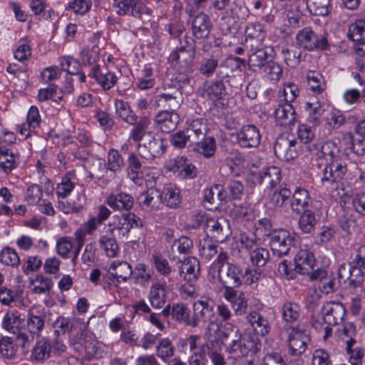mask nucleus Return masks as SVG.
I'll return each mask as SVG.
<instances>
[{
	"label": "nucleus",
	"mask_w": 365,
	"mask_h": 365,
	"mask_svg": "<svg viewBox=\"0 0 365 365\" xmlns=\"http://www.w3.org/2000/svg\"><path fill=\"white\" fill-rule=\"evenodd\" d=\"M155 83L153 70L149 65H145L142 70L141 76L138 78L136 86L140 90H146L154 86Z\"/></svg>",
	"instance_id": "56"
},
{
	"label": "nucleus",
	"mask_w": 365,
	"mask_h": 365,
	"mask_svg": "<svg viewBox=\"0 0 365 365\" xmlns=\"http://www.w3.org/2000/svg\"><path fill=\"white\" fill-rule=\"evenodd\" d=\"M276 123L279 126L287 127L294 124L295 111L291 103H284L278 105L274 111Z\"/></svg>",
	"instance_id": "29"
},
{
	"label": "nucleus",
	"mask_w": 365,
	"mask_h": 365,
	"mask_svg": "<svg viewBox=\"0 0 365 365\" xmlns=\"http://www.w3.org/2000/svg\"><path fill=\"white\" fill-rule=\"evenodd\" d=\"M218 279L225 290L235 289L242 284V272L236 264H224L218 268Z\"/></svg>",
	"instance_id": "7"
},
{
	"label": "nucleus",
	"mask_w": 365,
	"mask_h": 365,
	"mask_svg": "<svg viewBox=\"0 0 365 365\" xmlns=\"http://www.w3.org/2000/svg\"><path fill=\"white\" fill-rule=\"evenodd\" d=\"M24 320L21 318V314L16 311L7 312L2 322L3 327L15 335L18 339H21V334L23 333V324Z\"/></svg>",
	"instance_id": "28"
},
{
	"label": "nucleus",
	"mask_w": 365,
	"mask_h": 365,
	"mask_svg": "<svg viewBox=\"0 0 365 365\" xmlns=\"http://www.w3.org/2000/svg\"><path fill=\"white\" fill-rule=\"evenodd\" d=\"M324 322L329 326L339 324L344 320L346 309L340 302H328L322 307Z\"/></svg>",
	"instance_id": "18"
},
{
	"label": "nucleus",
	"mask_w": 365,
	"mask_h": 365,
	"mask_svg": "<svg viewBox=\"0 0 365 365\" xmlns=\"http://www.w3.org/2000/svg\"><path fill=\"white\" fill-rule=\"evenodd\" d=\"M348 37L354 42L365 41V20L359 19L350 25Z\"/></svg>",
	"instance_id": "58"
},
{
	"label": "nucleus",
	"mask_w": 365,
	"mask_h": 365,
	"mask_svg": "<svg viewBox=\"0 0 365 365\" xmlns=\"http://www.w3.org/2000/svg\"><path fill=\"white\" fill-rule=\"evenodd\" d=\"M365 274V269L358 267L352 266L351 262L349 264H342L339 268V278L349 282V285L352 287H360L364 282Z\"/></svg>",
	"instance_id": "17"
},
{
	"label": "nucleus",
	"mask_w": 365,
	"mask_h": 365,
	"mask_svg": "<svg viewBox=\"0 0 365 365\" xmlns=\"http://www.w3.org/2000/svg\"><path fill=\"white\" fill-rule=\"evenodd\" d=\"M114 6L116 14L120 16H131L139 18L142 14V6L139 0H118Z\"/></svg>",
	"instance_id": "33"
},
{
	"label": "nucleus",
	"mask_w": 365,
	"mask_h": 365,
	"mask_svg": "<svg viewBox=\"0 0 365 365\" xmlns=\"http://www.w3.org/2000/svg\"><path fill=\"white\" fill-rule=\"evenodd\" d=\"M300 215L298 225L299 229L306 234L311 233L317 223V220L311 210H303Z\"/></svg>",
	"instance_id": "46"
},
{
	"label": "nucleus",
	"mask_w": 365,
	"mask_h": 365,
	"mask_svg": "<svg viewBox=\"0 0 365 365\" xmlns=\"http://www.w3.org/2000/svg\"><path fill=\"white\" fill-rule=\"evenodd\" d=\"M131 265L125 261L113 262L108 272L103 274V279L113 282L115 287L120 282H125L132 275Z\"/></svg>",
	"instance_id": "11"
},
{
	"label": "nucleus",
	"mask_w": 365,
	"mask_h": 365,
	"mask_svg": "<svg viewBox=\"0 0 365 365\" xmlns=\"http://www.w3.org/2000/svg\"><path fill=\"white\" fill-rule=\"evenodd\" d=\"M224 297L230 303L237 316H242L246 313L247 299L244 292L237 289H227L224 292Z\"/></svg>",
	"instance_id": "21"
},
{
	"label": "nucleus",
	"mask_w": 365,
	"mask_h": 365,
	"mask_svg": "<svg viewBox=\"0 0 365 365\" xmlns=\"http://www.w3.org/2000/svg\"><path fill=\"white\" fill-rule=\"evenodd\" d=\"M165 140L161 138L150 136L148 141L139 143L138 152L140 158L147 160H153L160 157L165 151Z\"/></svg>",
	"instance_id": "12"
},
{
	"label": "nucleus",
	"mask_w": 365,
	"mask_h": 365,
	"mask_svg": "<svg viewBox=\"0 0 365 365\" xmlns=\"http://www.w3.org/2000/svg\"><path fill=\"white\" fill-rule=\"evenodd\" d=\"M217 252V245L213 242L212 238L207 237L200 242L199 253L202 258L210 260Z\"/></svg>",
	"instance_id": "57"
},
{
	"label": "nucleus",
	"mask_w": 365,
	"mask_h": 365,
	"mask_svg": "<svg viewBox=\"0 0 365 365\" xmlns=\"http://www.w3.org/2000/svg\"><path fill=\"white\" fill-rule=\"evenodd\" d=\"M282 54L284 62L289 67H296L301 62L302 52L293 45L284 46Z\"/></svg>",
	"instance_id": "50"
},
{
	"label": "nucleus",
	"mask_w": 365,
	"mask_h": 365,
	"mask_svg": "<svg viewBox=\"0 0 365 365\" xmlns=\"http://www.w3.org/2000/svg\"><path fill=\"white\" fill-rule=\"evenodd\" d=\"M139 206L145 211H155L160 208L163 204L161 191L151 187L141 192L137 197Z\"/></svg>",
	"instance_id": "16"
},
{
	"label": "nucleus",
	"mask_w": 365,
	"mask_h": 365,
	"mask_svg": "<svg viewBox=\"0 0 365 365\" xmlns=\"http://www.w3.org/2000/svg\"><path fill=\"white\" fill-rule=\"evenodd\" d=\"M305 110L308 114L307 120L309 123L317 125L320 122L324 109L319 101L307 102Z\"/></svg>",
	"instance_id": "59"
},
{
	"label": "nucleus",
	"mask_w": 365,
	"mask_h": 365,
	"mask_svg": "<svg viewBox=\"0 0 365 365\" xmlns=\"http://www.w3.org/2000/svg\"><path fill=\"white\" fill-rule=\"evenodd\" d=\"M227 223L223 219L210 218L206 220V227L212 238L216 242H223L230 235Z\"/></svg>",
	"instance_id": "24"
},
{
	"label": "nucleus",
	"mask_w": 365,
	"mask_h": 365,
	"mask_svg": "<svg viewBox=\"0 0 365 365\" xmlns=\"http://www.w3.org/2000/svg\"><path fill=\"white\" fill-rule=\"evenodd\" d=\"M297 140L290 135H279L274 145L276 156L285 161L294 159L297 156Z\"/></svg>",
	"instance_id": "9"
},
{
	"label": "nucleus",
	"mask_w": 365,
	"mask_h": 365,
	"mask_svg": "<svg viewBox=\"0 0 365 365\" xmlns=\"http://www.w3.org/2000/svg\"><path fill=\"white\" fill-rule=\"evenodd\" d=\"M348 171L346 164L341 159L331 160L324 167L321 182L329 185L338 183L344 179Z\"/></svg>",
	"instance_id": "10"
},
{
	"label": "nucleus",
	"mask_w": 365,
	"mask_h": 365,
	"mask_svg": "<svg viewBox=\"0 0 365 365\" xmlns=\"http://www.w3.org/2000/svg\"><path fill=\"white\" fill-rule=\"evenodd\" d=\"M175 350V346L168 337L160 339L155 346L156 356L165 363H168L174 356Z\"/></svg>",
	"instance_id": "40"
},
{
	"label": "nucleus",
	"mask_w": 365,
	"mask_h": 365,
	"mask_svg": "<svg viewBox=\"0 0 365 365\" xmlns=\"http://www.w3.org/2000/svg\"><path fill=\"white\" fill-rule=\"evenodd\" d=\"M192 309V327H197L200 323L214 324L217 320L214 302L210 298L201 297L193 303Z\"/></svg>",
	"instance_id": "2"
},
{
	"label": "nucleus",
	"mask_w": 365,
	"mask_h": 365,
	"mask_svg": "<svg viewBox=\"0 0 365 365\" xmlns=\"http://www.w3.org/2000/svg\"><path fill=\"white\" fill-rule=\"evenodd\" d=\"M177 271L179 278L187 283H195L200 273V262L194 257H189L183 261L179 260Z\"/></svg>",
	"instance_id": "15"
},
{
	"label": "nucleus",
	"mask_w": 365,
	"mask_h": 365,
	"mask_svg": "<svg viewBox=\"0 0 365 365\" xmlns=\"http://www.w3.org/2000/svg\"><path fill=\"white\" fill-rule=\"evenodd\" d=\"M269 252L264 247H256L250 252V259L252 264L262 267L266 264L269 259Z\"/></svg>",
	"instance_id": "64"
},
{
	"label": "nucleus",
	"mask_w": 365,
	"mask_h": 365,
	"mask_svg": "<svg viewBox=\"0 0 365 365\" xmlns=\"http://www.w3.org/2000/svg\"><path fill=\"white\" fill-rule=\"evenodd\" d=\"M45 327V317L29 312L26 322L23 324L21 340L24 343L40 336Z\"/></svg>",
	"instance_id": "14"
},
{
	"label": "nucleus",
	"mask_w": 365,
	"mask_h": 365,
	"mask_svg": "<svg viewBox=\"0 0 365 365\" xmlns=\"http://www.w3.org/2000/svg\"><path fill=\"white\" fill-rule=\"evenodd\" d=\"M196 51L179 47L170 54L172 61H176L181 66L190 67L195 58Z\"/></svg>",
	"instance_id": "44"
},
{
	"label": "nucleus",
	"mask_w": 365,
	"mask_h": 365,
	"mask_svg": "<svg viewBox=\"0 0 365 365\" xmlns=\"http://www.w3.org/2000/svg\"><path fill=\"white\" fill-rule=\"evenodd\" d=\"M124 165V161L122 155L115 149H110L108 152L107 160V169L116 173L121 170Z\"/></svg>",
	"instance_id": "63"
},
{
	"label": "nucleus",
	"mask_w": 365,
	"mask_h": 365,
	"mask_svg": "<svg viewBox=\"0 0 365 365\" xmlns=\"http://www.w3.org/2000/svg\"><path fill=\"white\" fill-rule=\"evenodd\" d=\"M281 170L278 167L271 166L258 174V182L267 187L274 188L281 181Z\"/></svg>",
	"instance_id": "36"
},
{
	"label": "nucleus",
	"mask_w": 365,
	"mask_h": 365,
	"mask_svg": "<svg viewBox=\"0 0 365 365\" xmlns=\"http://www.w3.org/2000/svg\"><path fill=\"white\" fill-rule=\"evenodd\" d=\"M233 352L239 351L242 356H247L255 354L259 350V340L255 334L240 332L235 335L229 344Z\"/></svg>",
	"instance_id": "6"
},
{
	"label": "nucleus",
	"mask_w": 365,
	"mask_h": 365,
	"mask_svg": "<svg viewBox=\"0 0 365 365\" xmlns=\"http://www.w3.org/2000/svg\"><path fill=\"white\" fill-rule=\"evenodd\" d=\"M252 53L250 54L247 64L254 72L262 71L269 63V58H273L274 50L272 46L252 43L249 46Z\"/></svg>",
	"instance_id": "5"
},
{
	"label": "nucleus",
	"mask_w": 365,
	"mask_h": 365,
	"mask_svg": "<svg viewBox=\"0 0 365 365\" xmlns=\"http://www.w3.org/2000/svg\"><path fill=\"white\" fill-rule=\"evenodd\" d=\"M246 319L255 333L258 335L266 336L269 333L271 330V326L267 319L265 318L259 312H250L247 315Z\"/></svg>",
	"instance_id": "31"
},
{
	"label": "nucleus",
	"mask_w": 365,
	"mask_h": 365,
	"mask_svg": "<svg viewBox=\"0 0 365 365\" xmlns=\"http://www.w3.org/2000/svg\"><path fill=\"white\" fill-rule=\"evenodd\" d=\"M355 344L354 339H349L346 341V351L349 361L351 365H362L364 350L359 346L354 348Z\"/></svg>",
	"instance_id": "48"
},
{
	"label": "nucleus",
	"mask_w": 365,
	"mask_h": 365,
	"mask_svg": "<svg viewBox=\"0 0 365 365\" xmlns=\"http://www.w3.org/2000/svg\"><path fill=\"white\" fill-rule=\"evenodd\" d=\"M172 319L179 323L192 327V319L188 307L182 303L173 304Z\"/></svg>",
	"instance_id": "42"
},
{
	"label": "nucleus",
	"mask_w": 365,
	"mask_h": 365,
	"mask_svg": "<svg viewBox=\"0 0 365 365\" xmlns=\"http://www.w3.org/2000/svg\"><path fill=\"white\" fill-rule=\"evenodd\" d=\"M105 202L113 210L130 211L134 205V197L124 192L110 193L106 197Z\"/></svg>",
	"instance_id": "19"
},
{
	"label": "nucleus",
	"mask_w": 365,
	"mask_h": 365,
	"mask_svg": "<svg viewBox=\"0 0 365 365\" xmlns=\"http://www.w3.org/2000/svg\"><path fill=\"white\" fill-rule=\"evenodd\" d=\"M268 236L271 250L273 255L278 257L287 255L296 241L295 234L286 230H274L268 234Z\"/></svg>",
	"instance_id": "3"
},
{
	"label": "nucleus",
	"mask_w": 365,
	"mask_h": 365,
	"mask_svg": "<svg viewBox=\"0 0 365 365\" xmlns=\"http://www.w3.org/2000/svg\"><path fill=\"white\" fill-rule=\"evenodd\" d=\"M152 260L156 271L160 275L168 277L169 282H173L175 279H177V277L172 276L173 270L166 258L161 255H153Z\"/></svg>",
	"instance_id": "43"
},
{
	"label": "nucleus",
	"mask_w": 365,
	"mask_h": 365,
	"mask_svg": "<svg viewBox=\"0 0 365 365\" xmlns=\"http://www.w3.org/2000/svg\"><path fill=\"white\" fill-rule=\"evenodd\" d=\"M291 190L286 185H280L279 190H275L270 197V203L274 207H282L285 202L290 199Z\"/></svg>",
	"instance_id": "61"
},
{
	"label": "nucleus",
	"mask_w": 365,
	"mask_h": 365,
	"mask_svg": "<svg viewBox=\"0 0 365 365\" xmlns=\"http://www.w3.org/2000/svg\"><path fill=\"white\" fill-rule=\"evenodd\" d=\"M31 282L38 284L34 285L32 291L34 293L38 294L49 293L53 284L51 279L42 274H37Z\"/></svg>",
	"instance_id": "62"
},
{
	"label": "nucleus",
	"mask_w": 365,
	"mask_h": 365,
	"mask_svg": "<svg viewBox=\"0 0 365 365\" xmlns=\"http://www.w3.org/2000/svg\"><path fill=\"white\" fill-rule=\"evenodd\" d=\"M284 331L287 336L289 354L296 357L301 356L311 340L309 334L305 329L289 325L284 326Z\"/></svg>",
	"instance_id": "1"
},
{
	"label": "nucleus",
	"mask_w": 365,
	"mask_h": 365,
	"mask_svg": "<svg viewBox=\"0 0 365 365\" xmlns=\"http://www.w3.org/2000/svg\"><path fill=\"white\" fill-rule=\"evenodd\" d=\"M115 107L117 115L125 122L130 125H134L136 123L138 117L133 110H130L127 102L117 99L115 101Z\"/></svg>",
	"instance_id": "49"
},
{
	"label": "nucleus",
	"mask_w": 365,
	"mask_h": 365,
	"mask_svg": "<svg viewBox=\"0 0 365 365\" xmlns=\"http://www.w3.org/2000/svg\"><path fill=\"white\" fill-rule=\"evenodd\" d=\"M179 121V115L168 110H161L155 118V122L162 132L168 133L177 128Z\"/></svg>",
	"instance_id": "25"
},
{
	"label": "nucleus",
	"mask_w": 365,
	"mask_h": 365,
	"mask_svg": "<svg viewBox=\"0 0 365 365\" xmlns=\"http://www.w3.org/2000/svg\"><path fill=\"white\" fill-rule=\"evenodd\" d=\"M186 11L192 16L191 21V31L193 36L197 39L206 38L209 36L212 29V24L210 16L205 12H200L192 16V10L189 11L186 9Z\"/></svg>",
	"instance_id": "13"
},
{
	"label": "nucleus",
	"mask_w": 365,
	"mask_h": 365,
	"mask_svg": "<svg viewBox=\"0 0 365 365\" xmlns=\"http://www.w3.org/2000/svg\"><path fill=\"white\" fill-rule=\"evenodd\" d=\"M226 195L220 185L207 188L204 191V202L209 204L208 210H216L225 202Z\"/></svg>",
	"instance_id": "27"
},
{
	"label": "nucleus",
	"mask_w": 365,
	"mask_h": 365,
	"mask_svg": "<svg viewBox=\"0 0 365 365\" xmlns=\"http://www.w3.org/2000/svg\"><path fill=\"white\" fill-rule=\"evenodd\" d=\"M81 60L85 66H94L99 60V48L93 46L92 48H84L81 51Z\"/></svg>",
	"instance_id": "60"
},
{
	"label": "nucleus",
	"mask_w": 365,
	"mask_h": 365,
	"mask_svg": "<svg viewBox=\"0 0 365 365\" xmlns=\"http://www.w3.org/2000/svg\"><path fill=\"white\" fill-rule=\"evenodd\" d=\"M246 47L251 46L252 43L263 45L266 36V31L261 24L250 23L245 30Z\"/></svg>",
	"instance_id": "35"
},
{
	"label": "nucleus",
	"mask_w": 365,
	"mask_h": 365,
	"mask_svg": "<svg viewBox=\"0 0 365 365\" xmlns=\"http://www.w3.org/2000/svg\"><path fill=\"white\" fill-rule=\"evenodd\" d=\"M312 204V198L307 190L297 187L291 195L290 207L293 212L299 215L303 210H308Z\"/></svg>",
	"instance_id": "22"
},
{
	"label": "nucleus",
	"mask_w": 365,
	"mask_h": 365,
	"mask_svg": "<svg viewBox=\"0 0 365 365\" xmlns=\"http://www.w3.org/2000/svg\"><path fill=\"white\" fill-rule=\"evenodd\" d=\"M315 263L314 255L307 250H299L294 257V270L301 274H309Z\"/></svg>",
	"instance_id": "26"
},
{
	"label": "nucleus",
	"mask_w": 365,
	"mask_h": 365,
	"mask_svg": "<svg viewBox=\"0 0 365 365\" xmlns=\"http://www.w3.org/2000/svg\"><path fill=\"white\" fill-rule=\"evenodd\" d=\"M51 353V346L50 343L43 339L38 341L32 349L31 357L34 360L43 361L48 359Z\"/></svg>",
	"instance_id": "51"
},
{
	"label": "nucleus",
	"mask_w": 365,
	"mask_h": 365,
	"mask_svg": "<svg viewBox=\"0 0 365 365\" xmlns=\"http://www.w3.org/2000/svg\"><path fill=\"white\" fill-rule=\"evenodd\" d=\"M296 41L300 47L307 51H323L329 46L327 35H317L309 26L298 31L296 35Z\"/></svg>",
	"instance_id": "4"
},
{
	"label": "nucleus",
	"mask_w": 365,
	"mask_h": 365,
	"mask_svg": "<svg viewBox=\"0 0 365 365\" xmlns=\"http://www.w3.org/2000/svg\"><path fill=\"white\" fill-rule=\"evenodd\" d=\"M17 166L14 154L8 148L0 150V168L6 174L10 173Z\"/></svg>",
	"instance_id": "54"
},
{
	"label": "nucleus",
	"mask_w": 365,
	"mask_h": 365,
	"mask_svg": "<svg viewBox=\"0 0 365 365\" xmlns=\"http://www.w3.org/2000/svg\"><path fill=\"white\" fill-rule=\"evenodd\" d=\"M190 138V144L191 145L195 141L206 136L207 126L203 119L197 118L192 120L185 129Z\"/></svg>",
	"instance_id": "38"
},
{
	"label": "nucleus",
	"mask_w": 365,
	"mask_h": 365,
	"mask_svg": "<svg viewBox=\"0 0 365 365\" xmlns=\"http://www.w3.org/2000/svg\"><path fill=\"white\" fill-rule=\"evenodd\" d=\"M88 76L93 78L104 91L112 88L118 81V78L113 72H103L99 65L91 67Z\"/></svg>",
	"instance_id": "23"
},
{
	"label": "nucleus",
	"mask_w": 365,
	"mask_h": 365,
	"mask_svg": "<svg viewBox=\"0 0 365 365\" xmlns=\"http://www.w3.org/2000/svg\"><path fill=\"white\" fill-rule=\"evenodd\" d=\"M307 8L313 15L326 16L330 11V0H307Z\"/></svg>",
	"instance_id": "53"
},
{
	"label": "nucleus",
	"mask_w": 365,
	"mask_h": 365,
	"mask_svg": "<svg viewBox=\"0 0 365 365\" xmlns=\"http://www.w3.org/2000/svg\"><path fill=\"white\" fill-rule=\"evenodd\" d=\"M179 96L180 93L178 90H175L171 93H160L155 97L154 105L158 108H162L165 110L175 112L180 106Z\"/></svg>",
	"instance_id": "30"
},
{
	"label": "nucleus",
	"mask_w": 365,
	"mask_h": 365,
	"mask_svg": "<svg viewBox=\"0 0 365 365\" xmlns=\"http://www.w3.org/2000/svg\"><path fill=\"white\" fill-rule=\"evenodd\" d=\"M235 135L237 143L242 148H257L260 143L259 129L253 124L242 125Z\"/></svg>",
	"instance_id": "8"
},
{
	"label": "nucleus",
	"mask_w": 365,
	"mask_h": 365,
	"mask_svg": "<svg viewBox=\"0 0 365 365\" xmlns=\"http://www.w3.org/2000/svg\"><path fill=\"white\" fill-rule=\"evenodd\" d=\"M161 194L163 203L170 208H176L181 203L180 190L174 185H165Z\"/></svg>",
	"instance_id": "39"
},
{
	"label": "nucleus",
	"mask_w": 365,
	"mask_h": 365,
	"mask_svg": "<svg viewBox=\"0 0 365 365\" xmlns=\"http://www.w3.org/2000/svg\"><path fill=\"white\" fill-rule=\"evenodd\" d=\"M193 247L192 240L186 236H182L175 240L170 245V259L176 260L177 255H188L191 252Z\"/></svg>",
	"instance_id": "37"
},
{
	"label": "nucleus",
	"mask_w": 365,
	"mask_h": 365,
	"mask_svg": "<svg viewBox=\"0 0 365 365\" xmlns=\"http://www.w3.org/2000/svg\"><path fill=\"white\" fill-rule=\"evenodd\" d=\"M150 124V120L147 116L141 117L138 121L133 125V128L130 130V139L134 142L139 143L144 136H151V132H147L146 130L148 128Z\"/></svg>",
	"instance_id": "41"
},
{
	"label": "nucleus",
	"mask_w": 365,
	"mask_h": 365,
	"mask_svg": "<svg viewBox=\"0 0 365 365\" xmlns=\"http://www.w3.org/2000/svg\"><path fill=\"white\" fill-rule=\"evenodd\" d=\"M307 80L310 90L315 93H322L326 88L324 78L323 76L317 71H308L307 73Z\"/></svg>",
	"instance_id": "52"
},
{
	"label": "nucleus",
	"mask_w": 365,
	"mask_h": 365,
	"mask_svg": "<svg viewBox=\"0 0 365 365\" xmlns=\"http://www.w3.org/2000/svg\"><path fill=\"white\" fill-rule=\"evenodd\" d=\"M192 150L196 152L206 158L214 156L216 151V140L214 137L205 136L204 138L189 145Z\"/></svg>",
	"instance_id": "32"
},
{
	"label": "nucleus",
	"mask_w": 365,
	"mask_h": 365,
	"mask_svg": "<svg viewBox=\"0 0 365 365\" xmlns=\"http://www.w3.org/2000/svg\"><path fill=\"white\" fill-rule=\"evenodd\" d=\"M128 175L131 180L137 182L143 178V172L140 158L135 153L129 155L128 159Z\"/></svg>",
	"instance_id": "45"
},
{
	"label": "nucleus",
	"mask_w": 365,
	"mask_h": 365,
	"mask_svg": "<svg viewBox=\"0 0 365 365\" xmlns=\"http://www.w3.org/2000/svg\"><path fill=\"white\" fill-rule=\"evenodd\" d=\"M167 299L166 284L157 282L153 284L148 292V299L151 306L155 309L164 307Z\"/></svg>",
	"instance_id": "34"
},
{
	"label": "nucleus",
	"mask_w": 365,
	"mask_h": 365,
	"mask_svg": "<svg viewBox=\"0 0 365 365\" xmlns=\"http://www.w3.org/2000/svg\"><path fill=\"white\" fill-rule=\"evenodd\" d=\"M200 95L212 101L222 100L226 95V87L222 79L212 80L204 88L198 90Z\"/></svg>",
	"instance_id": "20"
},
{
	"label": "nucleus",
	"mask_w": 365,
	"mask_h": 365,
	"mask_svg": "<svg viewBox=\"0 0 365 365\" xmlns=\"http://www.w3.org/2000/svg\"><path fill=\"white\" fill-rule=\"evenodd\" d=\"M281 313L282 319L285 322L293 323L299 318L301 309L297 303L286 302L282 307Z\"/></svg>",
	"instance_id": "47"
},
{
	"label": "nucleus",
	"mask_w": 365,
	"mask_h": 365,
	"mask_svg": "<svg viewBox=\"0 0 365 365\" xmlns=\"http://www.w3.org/2000/svg\"><path fill=\"white\" fill-rule=\"evenodd\" d=\"M100 247L108 257H115L118 252V245L115 237L103 235L98 240Z\"/></svg>",
	"instance_id": "55"
}]
</instances>
